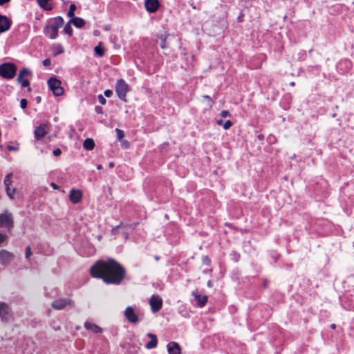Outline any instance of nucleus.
Instances as JSON below:
<instances>
[{"instance_id": "nucleus-1", "label": "nucleus", "mask_w": 354, "mask_h": 354, "mask_svg": "<svg viewBox=\"0 0 354 354\" xmlns=\"http://www.w3.org/2000/svg\"><path fill=\"white\" fill-rule=\"evenodd\" d=\"M91 275L102 279L106 284L120 285L126 276L125 268L116 260H99L90 268Z\"/></svg>"}, {"instance_id": "nucleus-2", "label": "nucleus", "mask_w": 354, "mask_h": 354, "mask_svg": "<svg viewBox=\"0 0 354 354\" xmlns=\"http://www.w3.org/2000/svg\"><path fill=\"white\" fill-rule=\"evenodd\" d=\"M17 71V66L12 62H4L0 64V76L6 80L15 77Z\"/></svg>"}, {"instance_id": "nucleus-3", "label": "nucleus", "mask_w": 354, "mask_h": 354, "mask_svg": "<svg viewBox=\"0 0 354 354\" xmlns=\"http://www.w3.org/2000/svg\"><path fill=\"white\" fill-rule=\"evenodd\" d=\"M13 227L14 218L12 214L8 209H4L0 214V227H5L10 232Z\"/></svg>"}, {"instance_id": "nucleus-4", "label": "nucleus", "mask_w": 354, "mask_h": 354, "mask_svg": "<svg viewBox=\"0 0 354 354\" xmlns=\"http://www.w3.org/2000/svg\"><path fill=\"white\" fill-rule=\"evenodd\" d=\"M129 91V86L123 79H119L115 84V93L118 98L123 101L127 102V93Z\"/></svg>"}, {"instance_id": "nucleus-5", "label": "nucleus", "mask_w": 354, "mask_h": 354, "mask_svg": "<svg viewBox=\"0 0 354 354\" xmlns=\"http://www.w3.org/2000/svg\"><path fill=\"white\" fill-rule=\"evenodd\" d=\"M47 84L54 95L59 97L64 94V90L61 86L62 82L56 77H50L47 81Z\"/></svg>"}, {"instance_id": "nucleus-6", "label": "nucleus", "mask_w": 354, "mask_h": 354, "mask_svg": "<svg viewBox=\"0 0 354 354\" xmlns=\"http://www.w3.org/2000/svg\"><path fill=\"white\" fill-rule=\"evenodd\" d=\"M0 319L2 322L8 323L12 319V310L8 304L0 302Z\"/></svg>"}, {"instance_id": "nucleus-7", "label": "nucleus", "mask_w": 354, "mask_h": 354, "mask_svg": "<svg viewBox=\"0 0 354 354\" xmlns=\"http://www.w3.org/2000/svg\"><path fill=\"white\" fill-rule=\"evenodd\" d=\"M13 35L15 37L17 42L22 43L27 39L28 35L26 26L24 24L19 26L18 28L13 31Z\"/></svg>"}, {"instance_id": "nucleus-8", "label": "nucleus", "mask_w": 354, "mask_h": 354, "mask_svg": "<svg viewBox=\"0 0 354 354\" xmlns=\"http://www.w3.org/2000/svg\"><path fill=\"white\" fill-rule=\"evenodd\" d=\"M124 315L128 322L132 324H136L139 322V317L132 306H129L126 308L124 311Z\"/></svg>"}, {"instance_id": "nucleus-9", "label": "nucleus", "mask_w": 354, "mask_h": 354, "mask_svg": "<svg viewBox=\"0 0 354 354\" xmlns=\"http://www.w3.org/2000/svg\"><path fill=\"white\" fill-rule=\"evenodd\" d=\"M48 131L49 125L48 124H40L34 131V137L36 140H39L43 138L48 133Z\"/></svg>"}, {"instance_id": "nucleus-10", "label": "nucleus", "mask_w": 354, "mask_h": 354, "mask_svg": "<svg viewBox=\"0 0 354 354\" xmlns=\"http://www.w3.org/2000/svg\"><path fill=\"white\" fill-rule=\"evenodd\" d=\"M72 303L73 301L69 298H59L52 302L51 306L55 310H62Z\"/></svg>"}, {"instance_id": "nucleus-11", "label": "nucleus", "mask_w": 354, "mask_h": 354, "mask_svg": "<svg viewBox=\"0 0 354 354\" xmlns=\"http://www.w3.org/2000/svg\"><path fill=\"white\" fill-rule=\"evenodd\" d=\"M149 304L153 313L158 312L162 306V300L158 295H152L149 300Z\"/></svg>"}, {"instance_id": "nucleus-12", "label": "nucleus", "mask_w": 354, "mask_h": 354, "mask_svg": "<svg viewBox=\"0 0 354 354\" xmlns=\"http://www.w3.org/2000/svg\"><path fill=\"white\" fill-rule=\"evenodd\" d=\"M15 258L13 253L2 249L0 250V264L2 266L8 265Z\"/></svg>"}, {"instance_id": "nucleus-13", "label": "nucleus", "mask_w": 354, "mask_h": 354, "mask_svg": "<svg viewBox=\"0 0 354 354\" xmlns=\"http://www.w3.org/2000/svg\"><path fill=\"white\" fill-rule=\"evenodd\" d=\"M13 177V174L12 172L8 173L4 178V185L6 187V192L7 195L9 196L10 198L13 199L14 195L15 193V188H13L12 190L10 187V185L12 183V178Z\"/></svg>"}, {"instance_id": "nucleus-14", "label": "nucleus", "mask_w": 354, "mask_h": 354, "mask_svg": "<svg viewBox=\"0 0 354 354\" xmlns=\"http://www.w3.org/2000/svg\"><path fill=\"white\" fill-rule=\"evenodd\" d=\"M342 301L348 303L345 308L354 310V290L347 291L342 298Z\"/></svg>"}, {"instance_id": "nucleus-15", "label": "nucleus", "mask_w": 354, "mask_h": 354, "mask_svg": "<svg viewBox=\"0 0 354 354\" xmlns=\"http://www.w3.org/2000/svg\"><path fill=\"white\" fill-rule=\"evenodd\" d=\"M43 32L50 39H55L58 36V30L50 24H47L44 26Z\"/></svg>"}, {"instance_id": "nucleus-16", "label": "nucleus", "mask_w": 354, "mask_h": 354, "mask_svg": "<svg viewBox=\"0 0 354 354\" xmlns=\"http://www.w3.org/2000/svg\"><path fill=\"white\" fill-rule=\"evenodd\" d=\"M12 25V20L6 15L0 14V33L8 31Z\"/></svg>"}, {"instance_id": "nucleus-17", "label": "nucleus", "mask_w": 354, "mask_h": 354, "mask_svg": "<svg viewBox=\"0 0 354 354\" xmlns=\"http://www.w3.org/2000/svg\"><path fill=\"white\" fill-rule=\"evenodd\" d=\"M192 295L196 303V306L199 308L205 306L206 304L208 297L205 295L200 294L197 290L192 292Z\"/></svg>"}, {"instance_id": "nucleus-18", "label": "nucleus", "mask_w": 354, "mask_h": 354, "mask_svg": "<svg viewBox=\"0 0 354 354\" xmlns=\"http://www.w3.org/2000/svg\"><path fill=\"white\" fill-rule=\"evenodd\" d=\"M160 4L158 0H145V6L149 13L156 12L159 8Z\"/></svg>"}, {"instance_id": "nucleus-19", "label": "nucleus", "mask_w": 354, "mask_h": 354, "mask_svg": "<svg viewBox=\"0 0 354 354\" xmlns=\"http://www.w3.org/2000/svg\"><path fill=\"white\" fill-rule=\"evenodd\" d=\"M70 201L73 204H77L82 199V192L80 189H72L69 194Z\"/></svg>"}, {"instance_id": "nucleus-20", "label": "nucleus", "mask_w": 354, "mask_h": 354, "mask_svg": "<svg viewBox=\"0 0 354 354\" xmlns=\"http://www.w3.org/2000/svg\"><path fill=\"white\" fill-rule=\"evenodd\" d=\"M147 336L151 339V340L145 344V348L151 350L157 347L158 338L157 336L151 333H148Z\"/></svg>"}, {"instance_id": "nucleus-21", "label": "nucleus", "mask_w": 354, "mask_h": 354, "mask_svg": "<svg viewBox=\"0 0 354 354\" xmlns=\"http://www.w3.org/2000/svg\"><path fill=\"white\" fill-rule=\"evenodd\" d=\"M84 328L88 330L92 331L93 333L98 334L102 332V329L99 326L95 324H93L88 322H85Z\"/></svg>"}, {"instance_id": "nucleus-22", "label": "nucleus", "mask_w": 354, "mask_h": 354, "mask_svg": "<svg viewBox=\"0 0 354 354\" xmlns=\"http://www.w3.org/2000/svg\"><path fill=\"white\" fill-rule=\"evenodd\" d=\"M140 352H141V348L138 345H137L134 343L127 344V351H126L127 354H140Z\"/></svg>"}, {"instance_id": "nucleus-23", "label": "nucleus", "mask_w": 354, "mask_h": 354, "mask_svg": "<svg viewBox=\"0 0 354 354\" xmlns=\"http://www.w3.org/2000/svg\"><path fill=\"white\" fill-rule=\"evenodd\" d=\"M69 23L73 24V26L77 28H82L86 24V21L82 18L79 17H75L69 20Z\"/></svg>"}, {"instance_id": "nucleus-24", "label": "nucleus", "mask_w": 354, "mask_h": 354, "mask_svg": "<svg viewBox=\"0 0 354 354\" xmlns=\"http://www.w3.org/2000/svg\"><path fill=\"white\" fill-rule=\"evenodd\" d=\"M51 20L53 21L50 24V25L55 26L57 30H59V28L62 27L64 24V20L62 17L57 16L54 18H52Z\"/></svg>"}, {"instance_id": "nucleus-25", "label": "nucleus", "mask_w": 354, "mask_h": 354, "mask_svg": "<svg viewBox=\"0 0 354 354\" xmlns=\"http://www.w3.org/2000/svg\"><path fill=\"white\" fill-rule=\"evenodd\" d=\"M95 142L93 138H86L83 142V147L86 150H92L95 147Z\"/></svg>"}, {"instance_id": "nucleus-26", "label": "nucleus", "mask_w": 354, "mask_h": 354, "mask_svg": "<svg viewBox=\"0 0 354 354\" xmlns=\"http://www.w3.org/2000/svg\"><path fill=\"white\" fill-rule=\"evenodd\" d=\"M50 0H37L39 6L45 10H51L53 9V6L51 4L48 3Z\"/></svg>"}, {"instance_id": "nucleus-27", "label": "nucleus", "mask_w": 354, "mask_h": 354, "mask_svg": "<svg viewBox=\"0 0 354 354\" xmlns=\"http://www.w3.org/2000/svg\"><path fill=\"white\" fill-rule=\"evenodd\" d=\"M307 71L312 74L319 75L321 71V66L318 64L309 65L307 66Z\"/></svg>"}, {"instance_id": "nucleus-28", "label": "nucleus", "mask_w": 354, "mask_h": 354, "mask_svg": "<svg viewBox=\"0 0 354 354\" xmlns=\"http://www.w3.org/2000/svg\"><path fill=\"white\" fill-rule=\"evenodd\" d=\"M167 348L169 354H177V342H169L167 346Z\"/></svg>"}, {"instance_id": "nucleus-29", "label": "nucleus", "mask_w": 354, "mask_h": 354, "mask_svg": "<svg viewBox=\"0 0 354 354\" xmlns=\"http://www.w3.org/2000/svg\"><path fill=\"white\" fill-rule=\"evenodd\" d=\"M24 77V76H21L20 77V74H19L17 80L19 84H21L23 88L28 87L30 85V81L28 79H25Z\"/></svg>"}, {"instance_id": "nucleus-30", "label": "nucleus", "mask_w": 354, "mask_h": 354, "mask_svg": "<svg viewBox=\"0 0 354 354\" xmlns=\"http://www.w3.org/2000/svg\"><path fill=\"white\" fill-rule=\"evenodd\" d=\"M94 52H95V54L100 57H102L104 55V50L102 48V47L101 46V43H100L99 45L95 46Z\"/></svg>"}, {"instance_id": "nucleus-31", "label": "nucleus", "mask_w": 354, "mask_h": 354, "mask_svg": "<svg viewBox=\"0 0 354 354\" xmlns=\"http://www.w3.org/2000/svg\"><path fill=\"white\" fill-rule=\"evenodd\" d=\"M71 23H69V21L68 23L65 25L64 28V32L67 35L68 37H71L73 35V28L71 26Z\"/></svg>"}, {"instance_id": "nucleus-32", "label": "nucleus", "mask_w": 354, "mask_h": 354, "mask_svg": "<svg viewBox=\"0 0 354 354\" xmlns=\"http://www.w3.org/2000/svg\"><path fill=\"white\" fill-rule=\"evenodd\" d=\"M76 8V6L74 3L71 4L69 6V10L67 12V16L70 18L75 17V11Z\"/></svg>"}, {"instance_id": "nucleus-33", "label": "nucleus", "mask_w": 354, "mask_h": 354, "mask_svg": "<svg viewBox=\"0 0 354 354\" xmlns=\"http://www.w3.org/2000/svg\"><path fill=\"white\" fill-rule=\"evenodd\" d=\"M157 44L160 45L162 48H166V38L164 35H161L156 41Z\"/></svg>"}, {"instance_id": "nucleus-34", "label": "nucleus", "mask_w": 354, "mask_h": 354, "mask_svg": "<svg viewBox=\"0 0 354 354\" xmlns=\"http://www.w3.org/2000/svg\"><path fill=\"white\" fill-rule=\"evenodd\" d=\"M230 256L231 259L232 261H234V262H238L241 257L240 254L234 250L231 252Z\"/></svg>"}, {"instance_id": "nucleus-35", "label": "nucleus", "mask_w": 354, "mask_h": 354, "mask_svg": "<svg viewBox=\"0 0 354 354\" xmlns=\"http://www.w3.org/2000/svg\"><path fill=\"white\" fill-rule=\"evenodd\" d=\"M21 76L32 75V71L27 68H23L19 73Z\"/></svg>"}, {"instance_id": "nucleus-36", "label": "nucleus", "mask_w": 354, "mask_h": 354, "mask_svg": "<svg viewBox=\"0 0 354 354\" xmlns=\"http://www.w3.org/2000/svg\"><path fill=\"white\" fill-rule=\"evenodd\" d=\"M115 132H116V135H117V138L118 140H122V138L124 137V133L122 130L120 129H115Z\"/></svg>"}, {"instance_id": "nucleus-37", "label": "nucleus", "mask_w": 354, "mask_h": 354, "mask_svg": "<svg viewBox=\"0 0 354 354\" xmlns=\"http://www.w3.org/2000/svg\"><path fill=\"white\" fill-rule=\"evenodd\" d=\"M120 145L122 149H127L129 148L130 143L127 140H120Z\"/></svg>"}, {"instance_id": "nucleus-38", "label": "nucleus", "mask_w": 354, "mask_h": 354, "mask_svg": "<svg viewBox=\"0 0 354 354\" xmlns=\"http://www.w3.org/2000/svg\"><path fill=\"white\" fill-rule=\"evenodd\" d=\"M202 262L203 265L209 266L211 264V259L208 256H203Z\"/></svg>"}, {"instance_id": "nucleus-39", "label": "nucleus", "mask_w": 354, "mask_h": 354, "mask_svg": "<svg viewBox=\"0 0 354 354\" xmlns=\"http://www.w3.org/2000/svg\"><path fill=\"white\" fill-rule=\"evenodd\" d=\"M64 52V49L63 46H61V45H59V46L57 47V50H56V51H55V52L53 53V55H54V56H57V55H59V54L63 53Z\"/></svg>"}, {"instance_id": "nucleus-40", "label": "nucleus", "mask_w": 354, "mask_h": 354, "mask_svg": "<svg viewBox=\"0 0 354 354\" xmlns=\"http://www.w3.org/2000/svg\"><path fill=\"white\" fill-rule=\"evenodd\" d=\"M31 255H32L31 248L30 245H28L26 248L25 257L28 259Z\"/></svg>"}, {"instance_id": "nucleus-41", "label": "nucleus", "mask_w": 354, "mask_h": 354, "mask_svg": "<svg viewBox=\"0 0 354 354\" xmlns=\"http://www.w3.org/2000/svg\"><path fill=\"white\" fill-rule=\"evenodd\" d=\"M97 99H98V101L99 102L102 104V105H104L106 103V98L102 95V94H99L97 95Z\"/></svg>"}, {"instance_id": "nucleus-42", "label": "nucleus", "mask_w": 354, "mask_h": 354, "mask_svg": "<svg viewBox=\"0 0 354 354\" xmlns=\"http://www.w3.org/2000/svg\"><path fill=\"white\" fill-rule=\"evenodd\" d=\"M232 124H233V123H232V121L227 120L223 124V129L225 130H227V129H229L232 126Z\"/></svg>"}, {"instance_id": "nucleus-43", "label": "nucleus", "mask_w": 354, "mask_h": 354, "mask_svg": "<svg viewBox=\"0 0 354 354\" xmlns=\"http://www.w3.org/2000/svg\"><path fill=\"white\" fill-rule=\"evenodd\" d=\"M28 101L26 99L23 98L20 101V106L22 109H25L27 107Z\"/></svg>"}, {"instance_id": "nucleus-44", "label": "nucleus", "mask_w": 354, "mask_h": 354, "mask_svg": "<svg viewBox=\"0 0 354 354\" xmlns=\"http://www.w3.org/2000/svg\"><path fill=\"white\" fill-rule=\"evenodd\" d=\"M42 64L44 66L48 67V66H50L51 60L50 58H46L45 59L43 60Z\"/></svg>"}, {"instance_id": "nucleus-45", "label": "nucleus", "mask_w": 354, "mask_h": 354, "mask_svg": "<svg viewBox=\"0 0 354 354\" xmlns=\"http://www.w3.org/2000/svg\"><path fill=\"white\" fill-rule=\"evenodd\" d=\"M95 111L98 114H104L103 108L100 106H95Z\"/></svg>"}, {"instance_id": "nucleus-46", "label": "nucleus", "mask_w": 354, "mask_h": 354, "mask_svg": "<svg viewBox=\"0 0 354 354\" xmlns=\"http://www.w3.org/2000/svg\"><path fill=\"white\" fill-rule=\"evenodd\" d=\"M267 140L270 144H273L276 141V138L274 136L269 135V136L267 138Z\"/></svg>"}, {"instance_id": "nucleus-47", "label": "nucleus", "mask_w": 354, "mask_h": 354, "mask_svg": "<svg viewBox=\"0 0 354 354\" xmlns=\"http://www.w3.org/2000/svg\"><path fill=\"white\" fill-rule=\"evenodd\" d=\"M104 94L106 97H110L113 95V91L111 89H106L104 91Z\"/></svg>"}, {"instance_id": "nucleus-48", "label": "nucleus", "mask_w": 354, "mask_h": 354, "mask_svg": "<svg viewBox=\"0 0 354 354\" xmlns=\"http://www.w3.org/2000/svg\"><path fill=\"white\" fill-rule=\"evenodd\" d=\"M230 112L227 110H223L221 113V115L222 118H227L230 116Z\"/></svg>"}, {"instance_id": "nucleus-49", "label": "nucleus", "mask_w": 354, "mask_h": 354, "mask_svg": "<svg viewBox=\"0 0 354 354\" xmlns=\"http://www.w3.org/2000/svg\"><path fill=\"white\" fill-rule=\"evenodd\" d=\"M61 153H62V151L59 148L54 149L53 151V154L55 156H59Z\"/></svg>"}, {"instance_id": "nucleus-50", "label": "nucleus", "mask_w": 354, "mask_h": 354, "mask_svg": "<svg viewBox=\"0 0 354 354\" xmlns=\"http://www.w3.org/2000/svg\"><path fill=\"white\" fill-rule=\"evenodd\" d=\"M306 53L304 51L300 52L298 53V59L300 60H304L305 59Z\"/></svg>"}, {"instance_id": "nucleus-51", "label": "nucleus", "mask_w": 354, "mask_h": 354, "mask_svg": "<svg viewBox=\"0 0 354 354\" xmlns=\"http://www.w3.org/2000/svg\"><path fill=\"white\" fill-rule=\"evenodd\" d=\"M121 225H122V222H120V223L118 225H116L115 227H113L111 230V234H115Z\"/></svg>"}, {"instance_id": "nucleus-52", "label": "nucleus", "mask_w": 354, "mask_h": 354, "mask_svg": "<svg viewBox=\"0 0 354 354\" xmlns=\"http://www.w3.org/2000/svg\"><path fill=\"white\" fill-rule=\"evenodd\" d=\"M7 149L9 151H17L18 150V147H15V146H12V145H8L7 147Z\"/></svg>"}, {"instance_id": "nucleus-53", "label": "nucleus", "mask_w": 354, "mask_h": 354, "mask_svg": "<svg viewBox=\"0 0 354 354\" xmlns=\"http://www.w3.org/2000/svg\"><path fill=\"white\" fill-rule=\"evenodd\" d=\"M243 13H241L238 17H237V21L239 22H242L243 21Z\"/></svg>"}, {"instance_id": "nucleus-54", "label": "nucleus", "mask_w": 354, "mask_h": 354, "mask_svg": "<svg viewBox=\"0 0 354 354\" xmlns=\"http://www.w3.org/2000/svg\"><path fill=\"white\" fill-rule=\"evenodd\" d=\"M10 1L11 0H0V6H3L4 4L9 3Z\"/></svg>"}, {"instance_id": "nucleus-55", "label": "nucleus", "mask_w": 354, "mask_h": 354, "mask_svg": "<svg viewBox=\"0 0 354 354\" xmlns=\"http://www.w3.org/2000/svg\"><path fill=\"white\" fill-rule=\"evenodd\" d=\"M50 186L54 189H59V186L55 184V183H50Z\"/></svg>"}, {"instance_id": "nucleus-56", "label": "nucleus", "mask_w": 354, "mask_h": 354, "mask_svg": "<svg viewBox=\"0 0 354 354\" xmlns=\"http://www.w3.org/2000/svg\"><path fill=\"white\" fill-rule=\"evenodd\" d=\"M269 281L267 279H264L263 282V286L266 288L268 286Z\"/></svg>"}, {"instance_id": "nucleus-57", "label": "nucleus", "mask_w": 354, "mask_h": 354, "mask_svg": "<svg viewBox=\"0 0 354 354\" xmlns=\"http://www.w3.org/2000/svg\"><path fill=\"white\" fill-rule=\"evenodd\" d=\"M257 139L260 141H262L264 140V136L263 134H259L257 136Z\"/></svg>"}, {"instance_id": "nucleus-58", "label": "nucleus", "mask_w": 354, "mask_h": 354, "mask_svg": "<svg viewBox=\"0 0 354 354\" xmlns=\"http://www.w3.org/2000/svg\"><path fill=\"white\" fill-rule=\"evenodd\" d=\"M216 124H217L218 125H223V126L224 122H223V120L220 119V120H218L216 121Z\"/></svg>"}, {"instance_id": "nucleus-59", "label": "nucleus", "mask_w": 354, "mask_h": 354, "mask_svg": "<svg viewBox=\"0 0 354 354\" xmlns=\"http://www.w3.org/2000/svg\"><path fill=\"white\" fill-rule=\"evenodd\" d=\"M203 97L206 100H208L211 103L212 102V100L210 96L205 95L203 96Z\"/></svg>"}, {"instance_id": "nucleus-60", "label": "nucleus", "mask_w": 354, "mask_h": 354, "mask_svg": "<svg viewBox=\"0 0 354 354\" xmlns=\"http://www.w3.org/2000/svg\"><path fill=\"white\" fill-rule=\"evenodd\" d=\"M35 100H36L37 103H40L41 100V97L40 96H37L35 97Z\"/></svg>"}, {"instance_id": "nucleus-61", "label": "nucleus", "mask_w": 354, "mask_h": 354, "mask_svg": "<svg viewBox=\"0 0 354 354\" xmlns=\"http://www.w3.org/2000/svg\"><path fill=\"white\" fill-rule=\"evenodd\" d=\"M207 286H208L209 288H212V286H213L212 281L211 280H209V281H207Z\"/></svg>"}, {"instance_id": "nucleus-62", "label": "nucleus", "mask_w": 354, "mask_h": 354, "mask_svg": "<svg viewBox=\"0 0 354 354\" xmlns=\"http://www.w3.org/2000/svg\"><path fill=\"white\" fill-rule=\"evenodd\" d=\"M115 166V163L113 162H111L109 163V167L110 168H113Z\"/></svg>"}, {"instance_id": "nucleus-63", "label": "nucleus", "mask_w": 354, "mask_h": 354, "mask_svg": "<svg viewBox=\"0 0 354 354\" xmlns=\"http://www.w3.org/2000/svg\"><path fill=\"white\" fill-rule=\"evenodd\" d=\"M330 328H331L332 329H335V328H336V325H335V324H332L330 325Z\"/></svg>"}, {"instance_id": "nucleus-64", "label": "nucleus", "mask_w": 354, "mask_h": 354, "mask_svg": "<svg viewBox=\"0 0 354 354\" xmlns=\"http://www.w3.org/2000/svg\"><path fill=\"white\" fill-rule=\"evenodd\" d=\"M180 353H181V349H180V346L178 345V354H180Z\"/></svg>"}]
</instances>
